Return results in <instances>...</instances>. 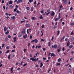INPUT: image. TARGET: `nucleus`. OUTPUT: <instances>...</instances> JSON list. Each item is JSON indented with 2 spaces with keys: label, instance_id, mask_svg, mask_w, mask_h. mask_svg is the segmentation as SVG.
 <instances>
[{
  "label": "nucleus",
  "instance_id": "obj_1",
  "mask_svg": "<svg viewBox=\"0 0 74 74\" xmlns=\"http://www.w3.org/2000/svg\"><path fill=\"white\" fill-rule=\"evenodd\" d=\"M27 34L29 35V34H30L31 33V29H27Z\"/></svg>",
  "mask_w": 74,
  "mask_h": 74
},
{
  "label": "nucleus",
  "instance_id": "obj_2",
  "mask_svg": "<svg viewBox=\"0 0 74 74\" xmlns=\"http://www.w3.org/2000/svg\"><path fill=\"white\" fill-rule=\"evenodd\" d=\"M35 42V44H37V43L38 42V40H37V39H35L31 41V42Z\"/></svg>",
  "mask_w": 74,
  "mask_h": 74
},
{
  "label": "nucleus",
  "instance_id": "obj_3",
  "mask_svg": "<svg viewBox=\"0 0 74 74\" xmlns=\"http://www.w3.org/2000/svg\"><path fill=\"white\" fill-rule=\"evenodd\" d=\"M51 48H54V49H56V48H57V45H54V46L52 45L51 46Z\"/></svg>",
  "mask_w": 74,
  "mask_h": 74
},
{
  "label": "nucleus",
  "instance_id": "obj_4",
  "mask_svg": "<svg viewBox=\"0 0 74 74\" xmlns=\"http://www.w3.org/2000/svg\"><path fill=\"white\" fill-rule=\"evenodd\" d=\"M30 60H32L33 62H36V59L34 58H30Z\"/></svg>",
  "mask_w": 74,
  "mask_h": 74
},
{
  "label": "nucleus",
  "instance_id": "obj_5",
  "mask_svg": "<svg viewBox=\"0 0 74 74\" xmlns=\"http://www.w3.org/2000/svg\"><path fill=\"white\" fill-rule=\"evenodd\" d=\"M55 12L53 11H52L50 13V15L51 16H54V15H55Z\"/></svg>",
  "mask_w": 74,
  "mask_h": 74
},
{
  "label": "nucleus",
  "instance_id": "obj_6",
  "mask_svg": "<svg viewBox=\"0 0 74 74\" xmlns=\"http://www.w3.org/2000/svg\"><path fill=\"white\" fill-rule=\"evenodd\" d=\"M56 56V54H54L53 53H51V57H52V56H53V57H55Z\"/></svg>",
  "mask_w": 74,
  "mask_h": 74
},
{
  "label": "nucleus",
  "instance_id": "obj_7",
  "mask_svg": "<svg viewBox=\"0 0 74 74\" xmlns=\"http://www.w3.org/2000/svg\"><path fill=\"white\" fill-rule=\"evenodd\" d=\"M23 0H18L17 2V4H18V3H22V2Z\"/></svg>",
  "mask_w": 74,
  "mask_h": 74
},
{
  "label": "nucleus",
  "instance_id": "obj_8",
  "mask_svg": "<svg viewBox=\"0 0 74 74\" xmlns=\"http://www.w3.org/2000/svg\"><path fill=\"white\" fill-rule=\"evenodd\" d=\"M13 42H16V37H14L13 38Z\"/></svg>",
  "mask_w": 74,
  "mask_h": 74
},
{
  "label": "nucleus",
  "instance_id": "obj_9",
  "mask_svg": "<svg viewBox=\"0 0 74 74\" xmlns=\"http://www.w3.org/2000/svg\"><path fill=\"white\" fill-rule=\"evenodd\" d=\"M25 26H26V27H30V24H26L25 25Z\"/></svg>",
  "mask_w": 74,
  "mask_h": 74
},
{
  "label": "nucleus",
  "instance_id": "obj_10",
  "mask_svg": "<svg viewBox=\"0 0 74 74\" xmlns=\"http://www.w3.org/2000/svg\"><path fill=\"white\" fill-rule=\"evenodd\" d=\"M7 29H8V28H7L5 26L4 27V31H5V32H6V31H7Z\"/></svg>",
  "mask_w": 74,
  "mask_h": 74
},
{
  "label": "nucleus",
  "instance_id": "obj_11",
  "mask_svg": "<svg viewBox=\"0 0 74 74\" xmlns=\"http://www.w3.org/2000/svg\"><path fill=\"white\" fill-rule=\"evenodd\" d=\"M23 37L24 38L26 39L27 38V34H26L25 36H24Z\"/></svg>",
  "mask_w": 74,
  "mask_h": 74
},
{
  "label": "nucleus",
  "instance_id": "obj_12",
  "mask_svg": "<svg viewBox=\"0 0 74 74\" xmlns=\"http://www.w3.org/2000/svg\"><path fill=\"white\" fill-rule=\"evenodd\" d=\"M16 12L18 14H21L22 13L21 11H20L19 10H17Z\"/></svg>",
  "mask_w": 74,
  "mask_h": 74
},
{
  "label": "nucleus",
  "instance_id": "obj_13",
  "mask_svg": "<svg viewBox=\"0 0 74 74\" xmlns=\"http://www.w3.org/2000/svg\"><path fill=\"white\" fill-rule=\"evenodd\" d=\"M65 38V36H64L60 40V42H62V40L64 39Z\"/></svg>",
  "mask_w": 74,
  "mask_h": 74
},
{
  "label": "nucleus",
  "instance_id": "obj_14",
  "mask_svg": "<svg viewBox=\"0 0 74 74\" xmlns=\"http://www.w3.org/2000/svg\"><path fill=\"white\" fill-rule=\"evenodd\" d=\"M65 38V36H64L60 40V42H62V40L64 39Z\"/></svg>",
  "mask_w": 74,
  "mask_h": 74
},
{
  "label": "nucleus",
  "instance_id": "obj_15",
  "mask_svg": "<svg viewBox=\"0 0 74 74\" xmlns=\"http://www.w3.org/2000/svg\"><path fill=\"white\" fill-rule=\"evenodd\" d=\"M73 47V45H71L69 46V48H72Z\"/></svg>",
  "mask_w": 74,
  "mask_h": 74
},
{
  "label": "nucleus",
  "instance_id": "obj_16",
  "mask_svg": "<svg viewBox=\"0 0 74 74\" xmlns=\"http://www.w3.org/2000/svg\"><path fill=\"white\" fill-rule=\"evenodd\" d=\"M11 18H12V20H14V19L15 18V16H13L12 17H11Z\"/></svg>",
  "mask_w": 74,
  "mask_h": 74
},
{
  "label": "nucleus",
  "instance_id": "obj_17",
  "mask_svg": "<svg viewBox=\"0 0 74 74\" xmlns=\"http://www.w3.org/2000/svg\"><path fill=\"white\" fill-rule=\"evenodd\" d=\"M40 64H41V65L40 66V68H41V67H42V66H43V64H42V62H41L40 63Z\"/></svg>",
  "mask_w": 74,
  "mask_h": 74
},
{
  "label": "nucleus",
  "instance_id": "obj_18",
  "mask_svg": "<svg viewBox=\"0 0 74 74\" xmlns=\"http://www.w3.org/2000/svg\"><path fill=\"white\" fill-rule=\"evenodd\" d=\"M61 60L60 58H59V59H58V62H61Z\"/></svg>",
  "mask_w": 74,
  "mask_h": 74
},
{
  "label": "nucleus",
  "instance_id": "obj_19",
  "mask_svg": "<svg viewBox=\"0 0 74 74\" xmlns=\"http://www.w3.org/2000/svg\"><path fill=\"white\" fill-rule=\"evenodd\" d=\"M60 64L59 63H58L56 65V66H60Z\"/></svg>",
  "mask_w": 74,
  "mask_h": 74
},
{
  "label": "nucleus",
  "instance_id": "obj_20",
  "mask_svg": "<svg viewBox=\"0 0 74 74\" xmlns=\"http://www.w3.org/2000/svg\"><path fill=\"white\" fill-rule=\"evenodd\" d=\"M11 58V55L10 54V55H8V59H10Z\"/></svg>",
  "mask_w": 74,
  "mask_h": 74
},
{
  "label": "nucleus",
  "instance_id": "obj_21",
  "mask_svg": "<svg viewBox=\"0 0 74 74\" xmlns=\"http://www.w3.org/2000/svg\"><path fill=\"white\" fill-rule=\"evenodd\" d=\"M12 1H9V4H12Z\"/></svg>",
  "mask_w": 74,
  "mask_h": 74
},
{
  "label": "nucleus",
  "instance_id": "obj_22",
  "mask_svg": "<svg viewBox=\"0 0 74 74\" xmlns=\"http://www.w3.org/2000/svg\"><path fill=\"white\" fill-rule=\"evenodd\" d=\"M74 32L73 31H72L71 34V35H73L74 34Z\"/></svg>",
  "mask_w": 74,
  "mask_h": 74
},
{
  "label": "nucleus",
  "instance_id": "obj_23",
  "mask_svg": "<svg viewBox=\"0 0 74 74\" xmlns=\"http://www.w3.org/2000/svg\"><path fill=\"white\" fill-rule=\"evenodd\" d=\"M57 32H58L57 35H59V34H60V31L59 30Z\"/></svg>",
  "mask_w": 74,
  "mask_h": 74
},
{
  "label": "nucleus",
  "instance_id": "obj_24",
  "mask_svg": "<svg viewBox=\"0 0 74 74\" xmlns=\"http://www.w3.org/2000/svg\"><path fill=\"white\" fill-rule=\"evenodd\" d=\"M9 33V31H7L5 33V34H8Z\"/></svg>",
  "mask_w": 74,
  "mask_h": 74
},
{
  "label": "nucleus",
  "instance_id": "obj_25",
  "mask_svg": "<svg viewBox=\"0 0 74 74\" xmlns=\"http://www.w3.org/2000/svg\"><path fill=\"white\" fill-rule=\"evenodd\" d=\"M6 49H10V47L8 46H7L6 47Z\"/></svg>",
  "mask_w": 74,
  "mask_h": 74
},
{
  "label": "nucleus",
  "instance_id": "obj_26",
  "mask_svg": "<svg viewBox=\"0 0 74 74\" xmlns=\"http://www.w3.org/2000/svg\"><path fill=\"white\" fill-rule=\"evenodd\" d=\"M67 0H65L64 1V4H67Z\"/></svg>",
  "mask_w": 74,
  "mask_h": 74
},
{
  "label": "nucleus",
  "instance_id": "obj_27",
  "mask_svg": "<svg viewBox=\"0 0 74 74\" xmlns=\"http://www.w3.org/2000/svg\"><path fill=\"white\" fill-rule=\"evenodd\" d=\"M61 49V48H60L59 49H58V51H57L58 52H59L60 51Z\"/></svg>",
  "mask_w": 74,
  "mask_h": 74
},
{
  "label": "nucleus",
  "instance_id": "obj_28",
  "mask_svg": "<svg viewBox=\"0 0 74 74\" xmlns=\"http://www.w3.org/2000/svg\"><path fill=\"white\" fill-rule=\"evenodd\" d=\"M26 9L27 10H30V8L29 7H26Z\"/></svg>",
  "mask_w": 74,
  "mask_h": 74
},
{
  "label": "nucleus",
  "instance_id": "obj_29",
  "mask_svg": "<svg viewBox=\"0 0 74 74\" xmlns=\"http://www.w3.org/2000/svg\"><path fill=\"white\" fill-rule=\"evenodd\" d=\"M39 18L40 19H42L43 18V17H42V15L40 16V17H39Z\"/></svg>",
  "mask_w": 74,
  "mask_h": 74
},
{
  "label": "nucleus",
  "instance_id": "obj_30",
  "mask_svg": "<svg viewBox=\"0 0 74 74\" xmlns=\"http://www.w3.org/2000/svg\"><path fill=\"white\" fill-rule=\"evenodd\" d=\"M57 27V26L56 25H55L54 26L53 28V29H56Z\"/></svg>",
  "mask_w": 74,
  "mask_h": 74
},
{
  "label": "nucleus",
  "instance_id": "obj_31",
  "mask_svg": "<svg viewBox=\"0 0 74 74\" xmlns=\"http://www.w3.org/2000/svg\"><path fill=\"white\" fill-rule=\"evenodd\" d=\"M9 52H10V50H8L6 52V53H8Z\"/></svg>",
  "mask_w": 74,
  "mask_h": 74
},
{
  "label": "nucleus",
  "instance_id": "obj_32",
  "mask_svg": "<svg viewBox=\"0 0 74 74\" xmlns=\"http://www.w3.org/2000/svg\"><path fill=\"white\" fill-rule=\"evenodd\" d=\"M48 44L49 47H50V45H51V43H50V42H49Z\"/></svg>",
  "mask_w": 74,
  "mask_h": 74
},
{
  "label": "nucleus",
  "instance_id": "obj_33",
  "mask_svg": "<svg viewBox=\"0 0 74 74\" xmlns=\"http://www.w3.org/2000/svg\"><path fill=\"white\" fill-rule=\"evenodd\" d=\"M15 52V50H13L11 52Z\"/></svg>",
  "mask_w": 74,
  "mask_h": 74
},
{
  "label": "nucleus",
  "instance_id": "obj_34",
  "mask_svg": "<svg viewBox=\"0 0 74 74\" xmlns=\"http://www.w3.org/2000/svg\"><path fill=\"white\" fill-rule=\"evenodd\" d=\"M71 25H72V26H73V25H74V23H71Z\"/></svg>",
  "mask_w": 74,
  "mask_h": 74
},
{
  "label": "nucleus",
  "instance_id": "obj_35",
  "mask_svg": "<svg viewBox=\"0 0 74 74\" xmlns=\"http://www.w3.org/2000/svg\"><path fill=\"white\" fill-rule=\"evenodd\" d=\"M59 7H60V9H61V8H63V5H60L59 6Z\"/></svg>",
  "mask_w": 74,
  "mask_h": 74
},
{
  "label": "nucleus",
  "instance_id": "obj_36",
  "mask_svg": "<svg viewBox=\"0 0 74 74\" xmlns=\"http://www.w3.org/2000/svg\"><path fill=\"white\" fill-rule=\"evenodd\" d=\"M41 33H42V34H41V36H43V33H42V31H41Z\"/></svg>",
  "mask_w": 74,
  "mask_h": 74
},
{
  "label": "nucleus",
  "instance_id": "obj_37",
  "mask_svg": "<svg viewBox=\"0 0 74 74\" xmlns=\"http://www.w3.org/2000/svg\"><path fill=\"white\" fill-rule=\"evenodd\" d=\"M13 69H14V68H13L12 67V68H11V71H13Z\"/></svg>",
  "mask_w": 74,
  "mask_h": 74
},
{
  "label": "nucleus",
  "instance_id": "obj_38",
  "mask_svg": "<svg viewBox=\"0 0 74 74\" xmlns=\"http://www.w3.org/2000/svg\"><path fill=\"white\" fill-rule=\"evenodd\" d=\"M32 19V20H35V17H33Z\"/></svg>",
  "mask_w": 74,
  "mask_h": 74
},
{
  "label": "nucleus",
  "instance_id": "obj_39",
  "mask_svg": "<svg viewBox=\"0 0 74 74\" xmlns=\"http://www.w3.org/2000/svg\"><path fill=\"white\" fill-rule=\"evenodd\" d=\"M16 11H17V9L16 8H15L14 10V12H16Z\"/></svg>",
  "mask_w": 74,
  "mask_h": 74
},
{
  "label": "nucleus",
  "instance_id": "obj_40",
  "mask_svg": "<svg viewBox=\"0 0 74 74\" xmlns=\"http://www.w3.org/2000/svg\"><path fill=\"white\" fill-rule=\"evenodd\" d=\"M26 65H27V63H26L25 64H24V65H23V66L25 67V66H26Z\"/></svg>",
  "mask_w": 74,
  "mask_h": 74
},
{
  "label": "nucleus",
  "instance_id": "obj_41",
  "mask_svg": "<svg viewBox=\"0 0 74 74\" xmlns=\"http://www.w3.org/2000/svg\"><path fill=\"white\" fill-rule=\"evenodd\" d=\"M5 45V44H3L2 45V48H3V47H4V45Z\"/></svg>",
  "mask_w": 74,
  "mask_h": 74
},
{
  "label": "nucleus",
  "instance_id": "obj_42",
  "mask_svg": "<svg viewBox=\"0 0 74 74\" xmlns=\"http://www.w3.org/2000/svg\"><path fill=\"white\" fill-rule=\"evenodd\" d=\"M50 13H51L50 12H48L47 14H46V15H49V14H50Z\"/></svg>",
  "mask_w": 74,
  "mask_h": 74
},
{
  "label": "nucleus",
  "instance_id": "obj_43",
  "mask_svg": "<svg viewBox=\"0 0 74 74\" xmlns=\"http://www.w3.org/2000/svg\"><path fill=\"white\" fill-rule=\"evenodd\" d=\"M33 1V0H29V3H31V2H32Z\"/></svg>",
  "mask_w": 74,
  "mask_h": 74
},
{
  "label": "nucleus",
  "instance_id": "obj_44",
  "mask_svg": "<svg viewBox=\"0 0 74 74\" xmlns=\"http://www.w3.org/2000/svg\"><path fill=\"white\" fill-rule=\"evenodd\" d=\"M69 44H70L69 43H67L66 44V46H69Z\"/></svg>",
  "mask_w": 74,
  "mask_h": 74
},
{
  "label": "nucleus",
  "instance_id": "obj_45",
  "mask_svg": "<svg viewBox=\"0 0 74 74\" xmlns=\"http://www.w3.org/2000/svg\"><path fill=\"white\" fill-rule=\"evenodd\" d=\"M58 20V18H56L55 20V21H57Z\"/></svg>",
  "mask_w": 74,
  "mask_h": 74
},
{
  "label": "nucleus",
  "instance_id": "obj_46",
  "mask_svg": "<svg viewBox=\"0 0 74 74\" xmlns=\"http://www.w3.org/2000/svg\"><path fill=\"white\" fill-rule=\"evenodd\" d=\"M29 38H30V39H32V36L30 35V36Z\"/></svg>",
  "mask_w": 74,
  "mask_h": 74
},
{
  "label": "nucleus",
  "instance_id": "obj_47",
  "mask_svg": "<svg viewBox=\"0 0 74 74\" xmlns=\"http://www.w3.org/2000/svg\"><path fill=\"white\" fill-rule=\"evenodd\" d=\"M42 49L44 51H45V50H46V49H45L44 48V47H43L42 48Z\"/></svg>",
  "mask_w": 74,
  "mask_h": 74
},
{
  "label": "nucleus",
  "instance_id": "obj_48",
  "mask_svg": "<svg viewBox=\"0 0 74 74\" xmlns=\"http://www.w3.org/2000/svg\"><path fill=\"white\" fill-rule=\"evenodd\" d=\"M33 8H31V11H32H32H33Z\"/></svg>",
  "mask_w": 74,
  "mask_h": 74
},
{
  "label": "nucleus",
  "instance_id": "obj_49",
  "mask_svg": "<svg viewBox=\"0 0 74 74\" xmlns=\"http://www.w3.org/2000/svg\"><path fill=\"white\" fill-rule=\"evenodd\" d=\"M26 51H27V50L26 49H24V52H25Z\"/></svg>",
  "mask_w": 74,
  "mask_h": 74
},
{
  "label": "nucleus",
  "instance_id": "obj_50",
  "mask_svg": "<svg viewBox=\"0 0 74 74\" xmlns=\"http://www.w3.org/2000/svg\"><path fill=\"white\" fill-rule=\"evenodd\" d=\"M48 59L49 60H50V59H51V57H48Z\"/></svg>",
  "mask_w": 74,
  "mask_h": 74
},
{
  "label": "nucleus",
  "instance_id": "obj_51",
  "mask_svg": "<svg viewBox=\"0 0 74 74\" xmlns=\"http://www.w3.org/2000/svg\"><path fill=\"white\" fill-rule=\"evenodd\" d=\"M53 37H52V39H51L52 41H53Z\"/></svg>",
  "mask_w": 74,
  "mask_h": 74
},
{
  "label": "nucleus",
  "instance_id": "obj_52",
  "mask_svg": "<svg viewBox=\"0 0 74 74\" xmlns=\"http://www.w3.org/2000/svg\"><path fill=\"white\" fill-rule=\"evenodd\" d=\"M45 40V39H41V41H44Z\"/></svg>",
  "mask_w": 74,
  "mask_h": 74
},
{
  "label": "nucleus",
  "instance_id": "obj_53",
  "mask_svg": "<svg viewBox=\"0 0 74 74\" xmlns=\"http://www.w3.org/2000/svg\"><path fill=\"white\" fill-rule=\"evenodd\" d=\"M40 12L42 14H43V13H44V11L42 10V11H40Z\"/></svg>",
  "mask_w": 74,
  "mask_h": 74
},
{
  "label": "nucleus",
  "instance_id": "obj_54",
  "mask_svg": "<svg viewBox=\"0 0 74 74\" xmlns=\"http://www.w3.org/2000/svg\"><path fill=\"white\" fill-rule=\"evenodd\" d=\"M71 41H74V38H72Z\"/></svg>",
  "mask_w": 74,
  "mask_h": 74
},
{
  "label": "nucleus",
  "instance_id": "obj_55",
  "mask_svg": "<svg viewBox=\"0 0 74 74\" xmlns=\"http://www.w3.org/2000/svg\"><path fill=\"white\" fill-rule=\"evenodd\" d=\"M47 12H50V10L49 9H48L47 10Z\"/></svg>",
  "mask_w": 74,
  "mask_h": 74
},
{
  "label": "nucleus",
  "instance_id": "obj_56",
  "mask_svg": "<svg viewBox=\"0 0 74 74\" xmlns=\"http://www.w3.org/2000/svg\"><path fill=\"white\" fill-rule=\"evenodd\" d=\"M72 10H73V7H71L70 8V10H71V11H72Z\"/></svg>",
  "mask_w": 74,
  "mask_h": 74
},
{
  "label": "nucleus",
  "instance_id": "obj_57",
  "mask_svg": "<svg viewBox=\"0 0 74 74\" xmlns=\"http://www.w3.org/2000/svg\"><path fill=\"white\" fill-rule=\"evenodd\" d=\"M42 28H44V25H42L41 26Z\"/></svg>",
  "mask_w": 74,
  "mask_h": 74
},
{
  "label": "nucleus",
  "instance_id": "obj_58",
  "mask_svg": "<svg viewBox=\"0 0 74 74\" xmlns=\"http://www.w3.org/2000/svg\"><path fill=\"white\" fill-rule=\"evenodd\" d=\"M63 51H64V47H63L62 49Z\"/></svg>",
  "mask_w": 74,
  "mask_h": 74
},
{
  "label": "nucleus",
  "instance_id": "obj_59",
  "mask_svg": "<svg viewBox=\"0 0 74 74\" xmlns=\"http://www.w3.org/2000/svg\"><path fill=\"white\" fill-rule=\"evenodd\" d=\"M25 21H26L24 20V21H21V23H23V22H25Z\"/></svg>",
  "mask_w": 74,
  "mask_h": 74
},
{
  "label": "nucleus",
  "instance_id": "obj_60",
  "mask_svg": "<svg viewBox=\"0 0 74 74\" xmlns=\"http://www.w3.org/2000/svg\"><path fill=\"white\" fill-rule=\"evenodd\" d=\"M5 15H6L7 16H8L9 14H8L7 13H6Z\"/></svg>",
  "mask_w": 74,
  "mask_h": 74
},
{
  "label": "nucleus",
  "instance_id": "obj_61",
  "mask_svg": "<svg viewBox=\"0 0 74 74\" xmlns=\"http://www.w3.org/2000/svg\"><path fill=\"white\" fill-rule=\"evenodd\" d=\"M65 41H67V40H68V38H65Z\"/></svg>",
  "mask_w": 74,
  "mask_h": 74
},
{
  "label": "nucleus",
  "instance_id": "obj_62",
  "mask_svg": "<svg viewBox=\"0 0 74 74\" xmlns=\"http://www.w3.org/2000/svg\"><path fill=\"white\" fill-rule=\"evenodd\" d=\"M11 36H10V35L8 36V38H11Z\"/></svg>",
  "mask_w": 74,
  "mask_h": 74
},
{
  "label": "nucleus",
  "instance_id": "obj_63",
  "mask_svg": "<svg viewBox=\"0 0 74 74\" xmlns=\"http://www.w3.org/2000/svg\"><path fill=\"white\" fill-rule=\"evenodd\" d=\"M46 58L43 57V60H46Z\"/></svg>",
  "mask_w": 74,
  "mask_h": 74
},
{
  "label": "nucleus",
  "instance_id": "obj_64",
  "mask_svg": "<svg viewBox=\"0 0 74 74\" xmlns=\"http://www.w3.org/2000/svg\"><path fill=\"white\" fill-rule=\"evenodd\" d=\"M10 7L11 8H13V6L12 5H10Z\"/></svg>",
  "mask_w": 74,
  "mask_h": 74
}]
</instances>
